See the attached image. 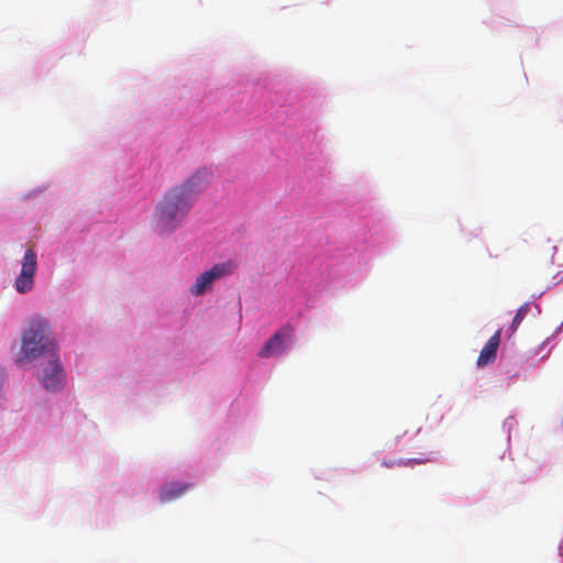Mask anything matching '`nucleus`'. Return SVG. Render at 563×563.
<instances>
[{"label": "nucleus", "instance_id": "3", "mask_svg": "<svg viewBox=\"0 0 563 563\" xmlns=\"http://www.w3.org/2000/svg\"><path fill=\"white\" fill-rule=\"evenodd\" d=\"M235 268L236 264L233 261L213 265L196 278L195 283L190 286V294L196 297L201 296L211 288L216 280L233 274Z\"/></svg>", "mask_w": 563, "mask_h": 563}, {"label": "nucleus", "instance_id": "7", "mask_svg": "<svg viewBox=\"0 0 563 563\" xmlns=\"http://www.w3.org/2000/svg\"><path fill=\"white\" fill-rule=\"evenodd\" d=\"M500 333L501 330H497L481 350L476 361V365L478 367L483 368L495 362L497 357L498 346L500 343Z\"/></svg>", "mask_w": 563, "mask_h": 563}, {"label": "nucleus", "instance_id": "6", "mask_svg": "<svg viewBox=\"0 0 563 563\" xmlns=\"http://www.w3.org/2000/svg\"><path fill=\"white\" fill-rule=\"evenodd\" d=\"M36 254L32 249H29L23 257L21 273L16 277L14 286L18 292L25 294L33 288L34 285V274L36 271Z\"/></svg>", "mask_w": 563, "mask_h": 563}, {"label": "nucleus", "instance_id": "8", "mask_svg": "<svg viewBox=\"0 0 563 563\" xmlns=\"http://www.w3.org/2000/svg\"><path fill=\"white\" fill-rule=\"evenodd\" d=\"M189 488L188 484L170 483L163 486L159 490V499L162 503L172 501L180 497Z\"/></svg>", "mask_w": 563, "mask_h": 563}, {"label": "nucleus", "instance_id": "9", "mask_svg": "<svg viewBox=\"0 0 563 563\" xmlns=\"http://www.w3.org/2000/svg\"><path fill=\"white\" fill-rule=\"evenodd\" d=\"M429 461L428 459H407V460H389V461H384L383 462V465L386 466L387 468H393L395 466H413V465H417V464H422L424 462Z\"/></svg>", "mask_w": 563, "mask_h": 563}, {"label": "nucleus", "instance_id": "10", "mask_svg": "<svg viewBox=\"0 0 563 563\" xmlns=\"http://www.w3.org/2000/svg\"><path fill=\"white\" fill-rule=\"evenodd\" d=\"M527 307H528V305L521 306L519 308V310L517 311L516 316L514 317L512 323L509 329L511 331V333H514L516 331V329L521 324V322L526 318Z\"/></svg>", "mask_w": 563, "mask_h": 563}, {"label": "nucleus", "instance_id": "5", "mask_svg": "<svg viewBox=\"0 0 563 563\" xmlns=\"http://www.w3.org/2000/svg\"><path fill=\"white\" fill-rule=\"evenodd\" d=\"M294 334V328L289 324L284 325L263 345L258 352V356L268 358L282 355L288 346Z\"/></svg>", "mask_w": 563, "mask_h": 563}, {"label": "nucleus", "instance_id": "1", "mask_svg": "<svg viewBox=\"0 0 563 563\" xmlns=\"http://www.w3.org/2000/svg\"><path fill=\"white\" fill-rule=\"evenodd\" d=\"M205 178L206 173L199 170L165 194L154 218V227L159 234L173 232L186 218L191 208V199L201 189Z\"/></svg>", "mask_w": 563, "mask_h": 563}, {"label": "nucleus", "instance_id": "2", "mask_svg": "<svg viewBox=\"0 0 563 563\" xmlns=\"http://www.w3.org/2000/svg\"><path fill=\"white\" fill-rule=\"evenodd\" d=\"M58 353V344L52 335L49 322L43 317H36L29 322L21 336V356L18 363L32 362L42 356Z\"/></svg>", "mask_w": 563, "mask_h": 563}, {"label": "nucleus", "instance_id": "4", "mask_svg": "<svg viewBox=\"0 0 563 563\" xmlns=\"http://www.w3.org/2000/svg\"><path fill=\"white\" fill-rule=\"evenodd\" d=\"M38 380L48 391L55 393L64 387L65 374L58 353L47 357L42 373L38 375Z\"/></svg>", "mask_w": 563, "mask_h": 563}]
</instances>
